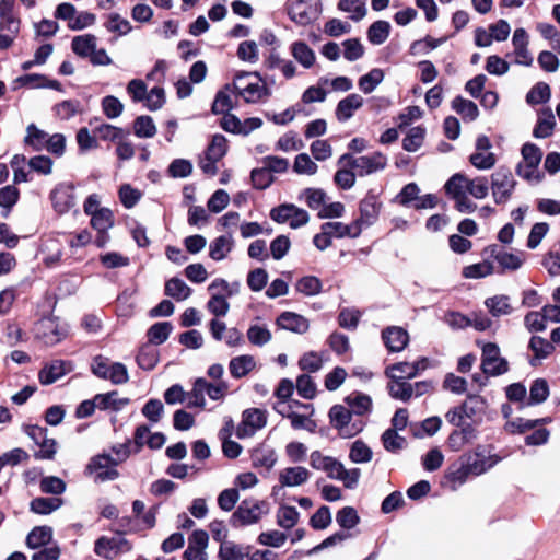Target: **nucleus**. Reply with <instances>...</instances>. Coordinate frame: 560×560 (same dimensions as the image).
Here are the masks:
<instances>
[{
  "instance_id": "bb28decb",
  "label": "nucleus",
  "mask_w": 560,
  "mask_h": 560,
  "mask_svg": "<svg viewBox=\"0 0 560 560\" xmlns=\"http://www.w3.org/2000/svg\"><path fill=\"white\" fill-rule=\"evenodd\" d=\"M550 395V387L546 378H536L530 383L529 397L524 406H537L545 402Z\"/></svg>"
},
{
  "instance_id": "9b49d317",
  "label": "nucleus",
  "mask_w": 560,
  "mask_h": 560,
  "mask_svg": "<svg viewBox=\"0 0 560 560\" xmlns=\"http://www.w3.org/2000/svg\"><path fill=\"white\" fill-rule=\"evenodd\" d=\"M116 466L110 455L98 454L91 458L86 470L94 475L95 481L104 482L115 480L119 477Z\"/></svg>"
},
{
  "instance_id": "6ab92c4d",
  "label": "nucleus",
  "mask_w": 560,
  "mask_h": 560,
  "mask_svg": "<svg viewBox=\"0 0 560 560\" xmlns=\"http://www.w3.org/2000/svg\"><path fill=\"white\" fill-rule=\"evenodd\" d=\"M527 348L534 353L528 360L530 366H537L541 360L547 359L556 349L551 339L547 340L537 335L530 337Z\"/></svg>"
},
{
  "instance_id": "5701e85b",
  "label": "nucleus",
  "mask_w": 560,
  "mask_h": 560,
  "mask_svg": "<svg viewBox=\"0 0 560 560\" xmlns=\"http://www.w3.org/2000/svg\"><path fill=\"white\" fill-rule=\"evenodd\" d=\"M429 360L425 357L419 358L413 363H409L406 361L393 363L387 365L385 369L392 372H399L404 374L402 376L408 380L415 378L419 375L420 371H423L428 368Z\"/></svg>"
},
{
  "instance_id": "13d9d810",
  "label": "nucleus",
  "mask_w": 560,
  "mask_h": 560,
  "mask_svg": "<svg viewBox=\"0 0 560 560\" xmlns=\"http://www.w3.org/2000/svg\"><path fill=\"white\" fill-rule=\"evenodd\" d=\"M299 517L300 513L294 506L284 505L277 512V524L284 529H290L295 526Z\"/></svg>"
},
{
  "instance_id": "cd10ccee",
  "label": "nucleus",
  "mask_w": 560,
  "mask_h": 560,
  "mask_svg": "<svg viewBox=\"0 0 560 560\" xmlns=\"http://www.w3.org/2000/svg\"><path fill=\"white\" fill-rule=\"evenodd\" d=\"M545 117H538L537 122L533 129V136L537 139H546L553 133L556 127V119L552 110L547 107L541 110Z\"/></svg>"
},
{
  "instance_id": "ea45409f",
  "label": "nucleus",
  "mask_w": 560,
  "mask_h": 560,
  "mask_svg": "<svg viewBox=\"0 0 560 560\" xmlns=\"http://www.w3.org/2000/svg\"><path fill=\"white\" fill-rule=\"evenodd\" d=\"M551 97V90L548 83L537 82L526 94V103L530 106L547 103Z\"/></svg>"
},
{
  "instance_id": "c756f323",
  "label": "nucleus",
  "mask_w": 560,
  "mask_h": 560,
  "mask_svg": "<svg viewBox=\"0 0 560 560\" xmlns=\"http://www.w3.org/2000/svg\"><path fill=\"white\" fill-rule=\"evenodd\" d=\"M97 46V38L93 34L79 35L72 38L73 52L82 58H90Z\"/></svg>"
},
{
  "instance_id": "4468645a",
  "label": "nucleus",
  "mask_w": 560,
  "mask_h": 560,
  "mask_svg": "<svg viewBox=\"0 0 560 560\" xmlns=\"http://www.w3.org/2000/svg\"><path fill=\"white\" fill-rule=\"evenodd\" d=\"M384 374L389 382L386 385V389L388 395L395 399L407 402L413 395V386L411 383L407 382V377L396 375L395 372H392L385 369Z\"/></svg>"
},
{
  "instance_id": "4c0bfd02",
  "label": "nucleus",
  "mask_w": 560,
  "mask_h": 560,
  "mask_svg": "<svg viewBox=\"0 0 560 560\" xmlns=\"http://www.w3.org/2000/svg\"><path fill=\"white\" fill-rule=\"evenodd\" d=\"M495 272L494 265L489 259L465 266L462 276L466 279H481Z\"/></svg>"
},
{
  "instance_id": "aec40b11",
  "label": "nucleus",
  "mask_w": 560,
  "mask_h": 560,
  "mask_svg": "<svg viewBox=\"0 0 560 560\" xmlns=\"http://www.w3.org/2000/svg\"><path fill=\"white\" fill-rule=\"evenodd\" d=\"M277 325L285 330H290L295 334H305L310 328L308 320L293 312H283L277 318Z\"/></svg>"
},
{
  "instance_id": "69168bd1",
  "label": "nucleus",
  "mask_w": 560,
  "mask_h": 560,
  "mask_svg": "<svg viewBox=\"0 0 560 560\" xmlns=\"http://www.w3.org/2000/svg\"><path fill=\"white\" fill-rule=\"evenodd\" d=\"M135 135L139 138H152L156 127L150 116H139L133 124Z\"/></svg>"
},
{
  "instance_id": "dca6fc26",
  "label": "nucleus",
  "mask_w": 560,
  "mask_h": 560,
  "mask_svg": "<svg viewBox=\"0 0 560 560\" xmlns=\"http://www.w3.org/2000/svg\"><path fill=\"white\" fill-rule=\"evenodd\" d=\"M382 340L389 353H398L408 346L410 339L405 328L388 326L382 330Z\"/></svg>"
},
{
  "instance_id": "9d476101",
  "label": "nucleus",
  "mask_w": 560,
  "mask_h": 560,
  "mask_svg": "<svg viewBox=\"0 0 560 560\" xmlns=\"http://www.w3.org/2000/svg\"><path fill=\"white\" fill-rule=\"evenodd\" d=\"M319 12V4L315 0H295L288 5L290 19L299 25L311 24Z\"/></svg>"
},
{
  "instance_id": "79ce46f5",
  "label": "nucleus",
  "mask_w": 560,
  "mask_h": 560,
  "mask_svg": "<svg viewBox=\"0 0 560 560\" xmlns=\"http://www.w3.org/2000/svg\"><path fill=\"white\" fill-rule=\"evenodd\" d=\"M48 136L49 135L47 132L37 128L35 124H30L26 127V136L24 138V143L26 145L32 147L36 151H40L45 149Z\"/></svg>"
},
{
  "instance_id": "f257e3e1",
  "label": "nucleus",
  "mask_w": 560,
  "mask_h": 560,
  "mask_svg": "<svg viewBox=\"0 0 560 560\" xmlns=\"http://www.w3.org/2000/svg\"><path fill=\"white\" fill-rule=\"evenodd\" d=\"M481 347L480 369L487 376H501L510 371L509 361L501 357L500 347L495 342L477 341Z\"/></svg>"
},
{
  "instance_id": "e433bc0d",
  "label": "nucleus",
  "mask_w": 560,
  "mask_h": 560,
  "mask_svg": "<svg viewBox=\"0 0 560 560\" xmlns=\"http://www.w3.org/2000/svg\"><path fill=\"white\" fill-rule=\"evenodd\" d=\"M252 464L254 467L270 469L277 462L276 452L268 446H258L253 450Z\"/></svg>"
},
{
  "instance_id": "473e14b6",
  "label": "nucleus",
  "mask_w": 560,
  "mask_h": 560,
  "mask_svg": "<svg viewBox=\"0 0 560 560\" xmlns=\"http://www.w3.org/2000/svg\"><path fill=\"white\" fill-rule=\"evenodd\" d=\"M485 305L493 317L510 315L513 312V307L510 304V296L505 294L487 298Z\"/></svg>"
},
{
  "instance_id": "4d7b16f0",
  "label": "nucleus",
  "mask_w": 560,
  "mask_h": 560,
  "mask_svg": "<svg viewBox=\"0 0 560 560\" xmlns=\"http://www.w3.org/2000/svg\"><path fill=\"white\" fill-rule=\"evenodd\" d=\"M158 362L159 351L155 348L147 345L140 349L137 355V363L141 369L150 371L155 368Z\"/></svg>"
},
{
  "instance_id": "2eb2a0df",
  "label": "nucleus",
  "mask_w": 560,
  "mask_h": 560,
  "mask_svg": "<svg viewBox=\"0 0 560 560\" xmlns=\"http://www.w3.org/2000/svg\"><path fill=\"white\" fill-rule=\"evenodd\" d=\"M50 200L55 211L59 214L67 213L75 205L74 187L70 184H60L50 192Z\"/></svg>"
},
{
  "instance_id": "1a4fd4ad",
  "label": "nucleus",
  "mask_w": 560,
  "mask_h": 560,
  "mask_svg": "<svg viewBox=\"0 0 560 560\" xmlns=\"http://www.w3.org/2000/svg\"><path fill=\"white\" fill-rule=\"evenodd\" d=\"M270 217L278 223H289L292 229H298L308 222V213L292 203L281 205L270 211Z\"/></svg>"
},
{
  "instance_id": "393cba45",
  "label": "nucleus",
  "mask_w": 560,
  "mask_h": 560,
  "mask_svg": "<svg viewBox=\"0 0 560 560\" xmlns=\"http://www.w3.org/2000/svg\"><path fill=\"white\" fill-rule=\"evenodd\" d=\"M392 25L388 21L377 20L366 30V38L371 45L380 46L384 44L390 35Z\"/></svg>"
},
{
  "instance_id": "bf43d9fd",
  "label": "nucleus",
  "mask_w": 560,
  "mask_h": 560,
  "mask_svg": "<svg viewBox=\"0 0 560 560\" xmlns=\"http://www.w3.org/2000/svg\"><path fill=\"white\" fill-rule=\"evenodd\" d=\"M113 224V212L107 208H101L97 213H93V215H91V225L97 232H107Z\"/></svg>"
},
{
  "instance_id": "c9c22d12",
  "label": "nucleus",
  "mask_w": 560,
  "mask_h": 560,
  "mask_svg": "<svg viewBox=\"0 0 560 560\" xmlns=\"http://www.w3.org/2000/svg\"><path fill=\"white\" fill-rule=\"evenodd\" d=\"M291 54L293 58L301 63L305 69L313 67L316 60L315 52L304 42H294L291 45Z\"/></svg>"
},
{
  "instance_id": "09e8293b",
  "label": "nucleus",
  "mask_w": 560,
  "mask_h": 560,
  "mask_svg": "<svg viewBox=\"0 0 560 560\" xmlns=\"http://www.w3.org/2000/svg\"><path fill=\"white\" fill-rule=\"evenodd\" d=\"M420 188L417 183L406 184L400 191L394 197L393 202L399 203L402 207H410L412 202L419 199Z\"/></svg>"
},
{
  "instance_id": "864d4df0",
  "label": "nucleus",
  "mask_w": 560,
  "mask_h": 560,
  "mask_svg": "<svg viewBox=\"0 0 560 560\" xmlns=\"http://www.w3.org/2000/svg\"><path fill=\"white\" fill-rule=\"evenodd\" d=\"M373 400L370 395L362 392L352 393V415L366 416L372 412Z\"/></svg>"
},
{
  "instance_id": "3c124183",
  "label": "nucleus",
  "mask_w": 560,
  "mask_h": 560,
  "mask_svg": "<svg viewBox=\"0 0 560 560\" xmlns=\"http://www.w3.org/2000/svg\"><path fill=\"white\" fill-rule=\"evenodd\" d=\"M425 129L422 126H416L409 129L402 139V149L408 152H416L423 143Z\"/></svg>"
},
{
  "instance_id": "a211bd4d",
  "label": "nucleus",
  "mask_w": 560,
  "mask_h": 560,
  "mask_svg": "<svg viewBox=\"0 0 560 560\" xmlns=\"http://www.w3.org/2000/svg\"><path fill=\"white\" fill-rule=\"evenodd\" d=\"M72 363L63 360H54L47 363L38 374L39 381L44 385H49L58 381L60 377L71 372Z\"/></svg>"
},
{
  "instance_id": "7c9ffc66",
  "label": "nucleus",
  "mask_w": 560,
  "mask_h": 560,
  "mask_svg": "<svg viewBox=\"0 0 560 560\" xmlns=\"http://www.w3.org/2000/svg\"><path fill=\"white\" fill-rule=\"evenodd\" d=\"M328 360V353L326 351L315 352L308 351L305 352L299 360V366L302 371H306L308 373H315L319 371L324 363Z\"/></svg>"
},
{
  "instance_id": "052dcab7",
  "label": "nucleus",
  "mask_w": 560,
  "mask_h": 560,
  "mask_svg": "<svg viewBox=\"0 0 560 560\" xmlns=\"http://www.w3.org/2000/svg\"><path fill=\"white\" fill-rule=\"evenodd\" d=\"M104 26L108 32L116 33L119 36L127 35L131 31L129 21L117 13L109 14Z\"/></svg>"
},
{
  "instance_id": "5fc2aeb1",
  "label": "nucleus",
  "mask_w": 560,
  "mask_h": 560,
  "mask_svg": "<svg viewBox=\"0 0 560 560\" xmlns=\"http://www.w3.org/2000/svg\"><path fill=\"white\" fill-rule=\"evenodd\" d=\"M20 198V191L14 185H8L0 189V207L4 209L2 215L7 218L18 202Z\"/></svg>"
},
{
  "instance_id": "412c9836",
  "label": "nucleus",
  "mask_w": 560,
  "mask_h": 560,
  "mask_svg": "<svg viewBox=\"0 0 560 560\" xmlns=\"http://www.w3.org/2000/svg\"><path fill=\"white\" fill-rule=\"evenodd\" d=\"M310 478V471L302 466L288 467L280 471L279 482L282 487H298Z\"/></svg>"
},
{
  "instance_id": "8fccbe9b",
  "label": "nucleus",
  "mask_w": 560,
  "mask_h": 560,
  "mask_svg": "<svg viewBox=\"0 0 560 560\" xmlns=\"http://www.w3.org/2000/svg\"><path fill=\"white\" fill-rule=\"evenodd\" d=\"M383 79L384 71L380 68H373L359 79L358 85L363 93L368 94L373 92Z\"/></svg>"
},
{
  "instance_id": "6e6d98bb",
  "label": "nucleus",
  "mask_w": 560,
  "mask_h": 560,
  "mask_svg": "<svg viewBox=\"0 0 560 560\" xmlns=\"http://www.w3.org/2000/svg\"><path fill=\"white\" fill-rule=\"evenodd\" d=\"M442 427V420L439 416L429 417L420 422V428L413 430L412 435L416 439L433 436Z\"/></svg>"
},
{
  "instance_id": "680f3d73",
  "label": "nucleus",
  "mask_w": 560,
  "mask_h": 560,
  "mask_svg": "<svg viewBox=\"0 0 560 560\" xmlns=\"http://www.w3.org/2000/svg\"><path fill=\"white\" fill-rule=\"evenodd\" d=\"M202 385H205V378L199 377L195 381L191 390L186 393L188 407L205 408L206 399Z\"/></svg>"
},
{
  "instance_id": "603ef678",
  "label": "nucleus",
  "mask_w": 560,
  "mask_h": 560,
  "mask_svg": "<svg viewBox=\"0 0 560 560\" xmlns=\"http://www.w3.org/2000/svg\"><path fill=\"white\" fill-rule=\"evenodd\" d=\"M523 261L524 260L520 255L504 250L497 261L499 268L495 270V272L498 275H503L506 271H516L523 266Z\"/></svg>"
},
{
  "instance_id": "58836bf2",
  "label": "nucleus",
  "mask_w": 560,
  "mask_h": 560,
  "mask_svg": "<svg viewBox=\"0 0 560 560\" xmlns=\"http://www.w3.org/2000/svg\"><path fill=\"white\" fill-rule=\"evenodd\" d=\"M233 248V240L231 236L221 235L214 238L209 246V256L213 260H222Z\"/></svg>"
},
{
  "instance_id": "e2e57ef3",
  "label": "nucleus",
  "mask_w": 560,
  "mask_h": 560,
  "mask_svg": "<svg viewBox=\"0 0 560 560\" xmlns=\"http://www.w3.org/2000/svg\"><path fill=\"white\" fill-rule=\"evenodd\" d=\"M94 551L100 557L110 559L118 552V539L103 536L95 541Z\"/></svg>"
},
{
  "instance_id": "c85d7f7f",
  "label": "nucleus",
  "mask_w": 560,
  "mask_h": 560,
  "mask_svg": "<svg viewBox=\"0 0 560 560\" xmlns=\"http://www.w3.org/2000/svg\"><path fill=\"white\" fill-rule=\"evenodd\" d=\"M96 408L101 410H113L119 411L129 404L128 398H118V393L116 390L109 392L106 394H97L94 397Z\"/></svg>"
},
{
  "instance_id": "a19ab883",
  "label": "nucleus",
  "mask_w": 560,
  "mask_h": 560,
  "mask_svg": "<svg viewBox=\"0 0 560 560\" xmlns=\"http://www.w3.org/2000/svg\"><path fill=\"white\" fill-rule=\"evenodd\" d=\"M165 294L176 301H184L191 294V289L179 278H171L165 283Z\"/></svg>"
},
{
  "instance_id": "a18cd8bd",
  "label": "nucleus",
  "mask_w": 560,
  "mask_h": 560,
  "mask_svg": "<svg viewBox=\"0 0 560 560\" xmlns=\"http://www.w3.org/2000/svg\"><path fill=\"white\" fill-rule=\"evenodd\" d=\"M468 178L462 173H455L445 183L444 189L451 199H456L460 194H466Z\"/></svg>"
},
{
  "instance_id": "20e7f679",
  "label": "nucleus",
  "mask_w": 560,
  "mask_h": 560,
  "mask_svg": "<svg viewBox=\"0 0 560 560\" xmlns=\"http://www.w3.org/2000/svg\"><path fill=\"white\" fill-rule=\"evenodd\" d=\"M516 180L508 166H500L491 175V189L497 205L505 203L515 189Z\"/></svg>"
},
{
  "instance_id": "de8ad7c7",
  "label": "nucleus",
  "mask_w": 560,
  "mask_h": 560,
  "mask_svg": "<svg viewBox=\"0 0 560 560\" xmlns=\"http://www.w3.org/2000/svg\"><path fill=\"white\" fill-rule=\"evenodd\" d=\"M51 535L52 530L48 526L35 527L27 535L26 545L32 549L39 548L50 541Z\"/></svg>"
},
{
  "instance_id": "f704fd0d",
  "label": "nucleus",
  "mask_w": 560,
  "mask_h": 560,
  "mask_svg": "<svg viewBox=\"0 0 560 560\" xmlns=\"http://www.w3.org/2000/svg\"><path fill=\"white\" fill-rule=\"evenodd\" d=\"M452 109L455 110L458 115L465 120L474 121L479 116V109L475 102L470 100H466L460 95H457L452 101Z\"/></svg>"
},
{
  "instance_id": "2f4dec72",
  "label": "nucleus",
  "mask_w": 560,
  "mask_h": 560,
  "mask_svg": "<svg viewBox=\"0 0 560 560\" xmlns=\"http://www.w3.org/2000/svg\"><path fill=\"white\" fill-rule=\"evenodd\" d=\"M381 443L384 450L390 454H398L407 447V440L395 430L386 429L381 434Z\"/></svg>"
},
{
  "instance_id": "c03bdc74",
  "label": "nucleus",
  "mask_w": 560,
  "mask_h": 560,
  "mask_svg": "<svg viewBox=\"0 0 560 560\" xmlns=\"http://www.w3.org/2000/svg\"><path fill=\"white\" fill-rule=\"evenodd\" d=\"M172 330H173V326L171 323L159 322V323L153 324L149 328V330L147 332V337H148V340L150 343L162 345L167 340Z\"/></svg>"
},
{
  "instance_id": "338daca9",
  "label": "nucleus",
  "mask_w": 560,
  "mask_h": 560,
  "mask_svg": "<svg viewBox=\"0 0 560 560\" xmlns=\"http://www.w3.org/2000/svg\"><path fill=\"white\" fill-rule=\"evenodd\" d=\"M373 457L372 448L361 439L352 442V463H369Z\"/></svg>"
},
{
  "instance_id": "f3484780",
  "label": "nucleus",
  "mask_w": 560,
  "mask_h": 560,
  "mask_svg": "<svg viewBox=\"0 0 560 560\" xmlns=\"http://www.w3.org/2000/svg\"><path fill=\"white\" fill-rule=\"evenodd\" d=\"M209 536L207 532L198 529L192 532L188 538V546L184 552L186 560H208L206 549L208 547Z\"/></svg>"
},
{
  "instance_id": "37998d69",
  "label": "nucleus",
  "mask_w": 560,
  "mask_h": 560,
  "mask_svg": "<svg viewBox=\"0 0 560 560\" xmlns=\"http://www.w3.org/2000/svg\"><path fill=\"white\" fill-rule=\"evenodd\" d=\"M62 505V500L59 498H43L38 497L31 501L30 509L36 514H50Z\"/></svg>"
},
{
  "instance_id": "39448f33",
  "label": "nucleus",
  "mask_w": 560,
  "mask_h": 560,
  "mask_svg": "<svg viewBox=\"0 0 560 560\" xmlns=\"http://www.w3.org/2000/svg\"><path fill=\"white\" fill-rule=\"evenodd\" d=\"M228 141L222 135H214L205 154L199 159V167L209 176L218 173L217 163L225 155Z\"/></svg>"
},
{
  "instance_id": "f8f14e48",
  "label": "nucleus",
  "mask_w": 560,
  "mask_h": 560,
  "mask_svg": "<svg viewBox=\"0 0 560 560\" xmlns=\"http://www.w3.org/2000/svg\"><path fill=\"white\" fill-rule=\"evenodd\" d=\"M267 423L266 410L259 408L246 409L242 415V422L238 424L236 435L240 439L254 435Z\"/></svg>"
},
{
  "instance_id": "49530a36",
  "label": "nucleus",
  "mask_w": 560,
  "mask_h": 560,
  "mask_svg": "<svg viewBox=\"0 0 560 560\" xmlns=\"http://www.w3.org/2000/svg\"><path fill=\"white\" fill-rule=\"evenodd\" d=\"M521 154L523 163H526L527 168H538L542 159V151L537 144L532 142L524 143L521 148Z\"/></svg>"
},
{
  "instance_id": "4be33fe9",
  "label": "nucleus",
  "mask_w": 560,
  "mask_h": 560,
  "mask_svg": "<svg viewBox=\"0 0 560 560\" xmlns=\"http://www.w3.org/2000/svg\"><path fill=\"white\" fill-rule=\"evenodd\" d=\"M241 97L246 103H257L269 96V90L265 83L261 82L259 74H255L254 81L245 88H241Z\"/></svg>"
},
{
  "instance_id": "0eeeda50",
  "label": "nucleus",
  "mask_w": 560,
  "mask_h": 560,
  "mask_svg": "<svg viewBox=\"0 0 560 560\" xmlns=\"http://www.w3.org/2000/svg\"><path fill=\"white\" fill-rule=\"evenodd\" d=\"M264 501L244 500L231 517L234 526H246L257 523L267 512Z\"/></svg>"
},
{
  "instance_id": "423d86ee",
  "label": "nucleus",
  "mask_w": 560,
  "mask_h": 560,
  "mask_svg": "<svg viewBox=\"0 0 560 560\" xmlns=\"http://www.w3.org/2000/svg\"><path fill=\"white\" fill-rule=\"evenodd\" d=\"M35 334L45 345L54 346L67 337L68 328L57 318L46 317L36 324Z\"/></svg>"
},
{
  "instance_id": "7ed1b4c3",
  "label": "nucleus",
  "mask_w": 560,
  "mask_h": 560,
  "mask_svg": "<svg viewBox=\"0 0 560 560\" xmlns=\"http://www.w3.org/2000/svg\"><path fill=\"white\" fill-rule=\"evenodd\" d=\"M382 206V201L377 199V196L373 194L372 190L366 194L360 202V217L352 220V238L358 237L363 229L369 228L376 222Z\"/></svg>"
},
{
  "instance_id": "b1692460",
  "label": "nucleus",
  "mask_w": 560,
  "mask_h": 560,
  "mask_svg": "<svg viewBox=\"0 0 560 560\" xmlns=\"http://www.w3.org/2000/svg\"><path fill=\"white\" fill-rule=\"evenodd\" d=\"M328 416L331 427L345 438L349 436L350 410L342 405H334Z\"/></svg>"
},
{
  "instance_id": "774afa93",
  "label": "nucleus",
  "mask_w": 560,
  "mask_h": 560,
  "mask_svg": "<svg viewBox=\"0 0 560 560\" xmlns=\"http://www.w3.org/2000/svg\"><path fill=\"white\" fill-rule=\"evenodd\" d=\"M245 556L242 547L235 545L233 541H223L220 546V560H245Z\"/></svg>"
},
{
  "instance_id": "6e6552de",
  "label": "nucleus",
  "mask_w": 560,
  "mask_h": 560,
  "mask_svg": "<svg viewBox=\"0 0 560 560\" xmlns=\"http://www.w3.org/2000/svg\"><path fill=\"white\" fill-rule=\"evenodd\" d=\"M311 465L317 470H324L328 477L345 481V486L349 487L348 470L336 458L323 455L319 451L311 454Z\"/></svg>"
},
{
  "instance_id": "f03ea898",
  "label": "nucleus",
  "mask_w": 560,
  "mask_h": 560,
  "mask_svg": "<svg viewBox=\"0 0 560 560\" xmlns=\"http://www.w3.org/2000/svg\"><path fill=\"white\" fill-rule=\"evenodd\" d=\"M493 448V445L487 446L478 444L474 451L463 454L460 456V460H464L467 464L471 475L480 476L494 467L501 460L499 455L490 454Z\"/></svg>"
},
{
  "instance_id": "0e129e2a",
  "label": "nucleus",
  "mask_w": 560,
  "mask_h": 560,
  "mask_svg": "<svg viewBox=\"0 0 560 560\" xmlns=\"http://www.w3.org/2000/svg\"><path fill=\"white\" fill-rule=\"evenodd\" d=\"M524 325L529 332H542L547 329L546 317L541 311L528 312L524 317Z\"/></svg>"
},
{
  "instance_id": "a878e982",
  "label": "nucleus",
  "mask_w": 560,
  "mask_h": 560,
  "mask_svg": "<svg viewBox=\"0 0 560 560\" xmlns=\"http://www.w3.org/2000/svg\"><path fill=\"white\" fill-rule=\"evenodd\" d=\"M256 368V360L253 355L242 354L231 359L229 371L234 378H242Z\"/></svg>"
},
{
  "instance_id": "ddd939ff",
  "label": "nucleus",
  "mask_w": 560,
  "mask_h": 560,
  "mask_svg": "<svg viewBox=\"0 0 560 560\" xmlns=\"http://www.w3.org/2000/svg\"><path fill=\"white\" fill-rule=\"evenodd\" d=\"M387 159L381 152H374L371 155H364L359 158H352V186L355 183V173L364 176L372 174L378 170H383L386 166Z\"/></svg>"
},
{
  "instance_id": "72a5a7b5",
  "label": "nucleus",
  "mask_w": 560,
  "mask_h": 560,
  "mask_svg": "<svg viewBox=\"0 0 560 560\" xmlns=\"http://www.w3.org/2000/svg\"><path fill=\"white\" fill-rule=\"evenodd\" d=\"M233 96L237 95L233 92L232 85H225L214 97L212 113L217 115L229 113L234 106Z\"/></svg>"
}]
</instances>
